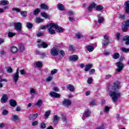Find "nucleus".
I'll list each match as a JSON object with an SVG mask.
<instances>
[{
	"instance_id": "nucleus-1",
	"label": "nucleus",
	"mask_w": 129,
	"mask_h": 129,
	"mask_svg": "<svg viewBox=\"0 0 129 129\" xmlns=\"http://www.w3.org/2000/svg\"><path fill=\"white\" fill-rule=\"evenodd\" d=\"M120 88V83L115 82L113 83V86L110 87L109 89V95L112 98L113 103L117 102V99L121 96V93L118 90Z\"/></svg>"
},
{
	"instance_id": "nucleus-2",
	"label": "nucleus",
	"mask_w": 129,
	"mask_h": 129,
	"mask_svg": "<svg viewBox=\"0 0 129 129\" xmlns=\"http://www.w3.org/2000/svg\"><path fill=\"white\" fill-rule=\"evenodd\" d=\"M48 27H49L48 28V33H49L50 35H55V34H56V31L57 33H63V32L65 31L64 28L59 27L58 24L56 23H50ZM54 29H55L56 31L54 30Z\"/></svg>"
},
{
	"instance_id": "nucleus-3",
	"label": "nucleus",
	"mask_w": 129,
	"mask_h": 129,
	"mask_svg": "<svg viewBox=\"0 0 129 129\" xmlns=\"http://www.w3.org/2000/svg\"><path fill=\"white\" fill-rule=\"evenodd\" d=\"M116 66L117 67V69L116 70L117 72H120L123 68V64L120 61L116 63Z\"/></svg>"
},
{
	"instance_id": "nucleus-4",
	"label": "nucleus",
	"mask_w": 129,
	"mask_h": 129,
	"mask_svg": "<svg viewBox=\"0 0 129 129\" xmlns=\"http://www.w3.org/2000/svg\"><path fill=\"white\" fill-rule=\"evenodd\" d=\"M15 29L18 32L22 31V23L18 22L14 24Z\"/></svg>"
},
{
	"instance_id": "nucleus-5",
	"label": "nucleus",
	"mask_w": 129,
	"mask_h": 129,
	"mask_svg": "<svg viewBox=\"0 0 129 129\" xmlns=\"http://www.w3.org/2000/svg\"><path fill=\"white\" fill-rule=\"evenodd\" d=\"M50 53L52 56H58L59 54V49H57V48L53 47L51 49Z\"/></svg>"
},
{
	"instance_id": "nucleus-6",
	"label": "nucleus",
	"mask_w": 129,
	"mask_h": 129,
	"mask_svg": "<svg viewBox=\"0 0 129 129\" xmlns=\"http://www.w3.org/2000/svg\"><path fill=\"white\" fill-rule=\"evenodd\" d=\"M90 113H91V112H90V111L88 110H86L82 117V119L84 120V119H85L86 117H88V116L90 115Z\"/></svg>"
},
{
	"instance_id": "nucleus-7",
	"label": "nucleus",
	"mask_w": 129,
	"mask_h": 129,
	"mask_svg": "<svg viewBox=\"0 0 129 129\" xmlns=\"http://www.w3.org/2000/svg\"><path fill=\"white\" fill-rule=\"evenodd\" d=\"M124 6H125L124 10L126 14H129V1L124 3Z\"/></svg>"
},
{
	"instance_id": "nucleus-8",
	"label": "nucleus",
	"mask_w": 129,
	"mask_h": 129,
	"mask_svg": "<svg viewBox=\"0 0 129 129\" xmlns=\"http://www.w3.org/2000/svg\"><path fill=\"white\" fill-rule=\"evenodd\" d=\"M49 95L52 97H54L55 98H58L61 96L59 94H58L54 91H52L50 93Z\"/></svg>"
},
{
	"instance_id": "nucleus-9",
	"label": "nucleus",
	"mask_w": 129,
	"mask_h": 129,
	"mask_svg": "<svg viewBox=\"0 0 129 129\" xmlns=\"http://www.w3.org/2000/svg\"><path fill=\"white\" fill-rule=\"evenodd\" d=\"M38 117V113H32L29 116V118L30 120H34V119H36Z\"/></svg>"
},
{
	"instance_id": "nucleus-10",
	"label": "nucleus",
	"mask_w": 129,
	"mask_h": 129,
	"mask_svg": "<svg viewBox=\"0 0 129 129\" xmlns=\"http://www.w3.org/2000/svg\"><path fill=\"white\" fill-rule=\"evenodd\" d=\"M8 95L7 94H4L3 96L1 99V102L2 103H6L8 102Z\"/></svg>"
},
{
	"instance_id": "nucleus-11",
	"label": "nucleus",
	"mask_w": 129,
	"mask_h": 129,
	"mask_svg": "<svg viewBox=\"0 0 129 129\" xmlns=\"http://www.w3.org/2000/svg\"><path fill=\"white\" fill-rule=\"evenodd\" d=\"M63 105L64 106H67L68 105H71V101L69 99H66L62 102Z\"/></svg>"
},
{
	"instance_id": "nucleus-12",
	"label": "nucleus",
	"mask_w": 129,
	"mask_h": 129,
	"mask_svg": "<svg viewBox=\"0 0 129 129\" xmlns=\"http://www.w3.org/2000/svg\"><path fill=\"white\" fill-rule=\"evenodd\" d=\"M18 51H19L21 53H23V52L25 51V45L23 44H19Z\"/></svg>"
},
{
	"instance_id": "nucleus-13",
	"label": "nucleus",
	"mask_w": 129,
	"mask_h": 129,
	"mask_svg": "<svg viewBox=\"0 0 129 129\" xmlns=\"http://www.w3.org/2000/svg\"><path fill=\"white\" fill-rule=\"evenodd\" d=\"M40 7L42 10H45V11H48L49 10V7H48V6L45 4H41L40 5Z\"/></svg>"
},
{
	"instance_id": "nucleus-14",
	"label": "nucleus",
	"mask_w": 129,
	"mask_h": 129,
	"mask_svg": "<svg viewBox=\"0 0 129 129\" xmlns=\"http://www.w3.org/2000/svg\"><path fill=\"white\" fill-rule=\"evenodd\" d=\"M10 104L11 105V106H13V107H15V106H17V101L14 99H11L9 101Z\"/></svg>"
},
{
	"instance_id": "nucleus-15",
	"label": "nucleus",
	"mask_w": 129,
	"mask_h": 129,
	"mask_svg": "<svg viewBox=\"0 0 129 129\" xmlns=\"http://www.w3.org/2000/svg\"><path fill=\"white\" fill-rule=\"evenodd\" d=\"M67 87L68 90H70V91H71L72 92H73V91L75 90V88H74V86L71 84L68 85Z\"/></svg>"
},
{
	"instance_id": "nucleus-16",
	"label": "nucleus",
	"mask_w": 129,
	"mask_h": 129,
	"mask_svg": "<svg viewBox=\"0 0 129 129\" xmlns=\"http://www.w3.org/2000/svg\"><path fill=\"white\" fill-rule=\"evenodd\" d=\"M60 119H61V117H60V116L57 115H53V118L52 120L54 123H55V121H58V120H60Z\"/></svg>"
},
{
	"instance_id": "nucleus-17",
	"label": "nucleus",
	"mask_w": 129,
	"mask_h": 129,
	"mask_svg": "<svg viewBox=\"0 0 129 129\" xmlns=\"http://www.w3.org/2000/svg\"><path fill=\"white\" fill-rule=\"evenodd\" d=\"M38 48H47L48 44L45 42H43L42 44H38L37 45Z\"/></svg>"
},
{
	"instance_id": "nucleus-18",
	"label": "nucleus",
	"mask_w": 129,
	"mask_h": 129,
	"mask_svg": "<svg viewBox=\"0 0 129 129\" xmlns=\"http://www.w3.org/2000/svg\"><path fill=\"white\" fill-rule=\"evenodd\" d=\"M97 17H98V24H101L104 20V19L103 17H101V14H99L97 15Z\"/></svg>"
},
{
	"instance_id": "nucleus-19",
	"label": "nucleus",
	"mask_w": 129,
	"mask_h": 129,
	"mask_svg": "<svg viewBox=\"0 0 129 129\" xmlns=\"http://www.w3.org/2000/svg\"><path fill=\"white\" fill-rule=\"evenodd\" d=\"M70 61H77L78 60V56L76 55H72L70 57Z\"/></svg>"
},
{
	"instance_id": "nucleus-20",
	"label": "nucleus",
	"mask_w": 129,
	"mask_h": 129,
	"mask_svg": "<svg viewBox=\"0 0 129 129\" xmlns=\"http://www.w3.org/2000/svg\"><path fill=\"white\" fill-rule=\"evenodd\" d=\"M18 48H17V47L13 46H11V51L12 52V53H17L18 52Z\"/></svg>"
},
{
	"instance_id": "nucleus-21",
	"label": "nucleus",
	"mask_w": 129,
	"mask_h": 129,
	"mask_svg": "<svg viewBox=\"0 0 129 129\" xmlns=\"http://www.w3.org/2000/svg\"><path fill=\"white\" fill-rule=\"evenodd\" d=\"M96 6V4L95 3H92L88 7V10L90 12H91L92 11L93 9H94Z\"/></svg>"
},
{
	"instance_id": "nucleus-22",
	"label": "nucleus",
	"mask_w": 129,
	"mask_h": 129,
	"mask_svg": "<svg viewBox=\"0 0 129 129\" xmlns=\"http://www.w3.org/2000/svg\"><path fill=\"white\" fill-rule=\"evenodd\" d=\"M19 78H20V76H19V74H14V75H13V79L15 83H17V82H18V80H19Z\"/></svg>"
},
{
	"instance_id": "nucleus-23",
	"label": "nucleus",
	"mask_w": 129,
	"mask_h": 129,
	"mask_svg": "<svg viewBox=\"0 0 129 129\" xmlns=\"http://www.w3.org/2000/svg\"><path fill=\"white\" fill-rule=\"evenodd\" d=\"M123 41H125V45H129V36L126 35L123 38Z\"/></svg>"
},
{
	"instance_id": "nucleus-24",
	"label": "nucleus",
	"mask_w": 129,
	"mask_h": 129,
	"mask_svg": "<svg viewBox=\"0 0 129 129\" xmlns=\"http://www.w3.org/2000/svg\"><path fill=\"white\" fill-rule=\"evenodd\" d=\"M11 120H13V121L19 120V116L17 115H13L11 117Z\"/></svg>"
},
{
	"instance_id": "nucleus-25",
	"label": "nucleus",
	"mask_w": 129,
	"mask_h": 129,
	"mask_svg": "<svg viewBox=\"0 0 129 129\" xmlns=\"http://www.w3.org/2000/svg\"><path fill=\"white\" fill-rule=\"evenodd\" d=\"M34 21L36 24H40V23H42V22L44 21V20L40 18H36Z\"/></svg>"
},
{
	"instance_id": "nucleus-26",
	"label": "nucleus",
	"mask_w": 129,
	"mask_h": 129,
	"mask_svg": "<svg viewBox=\"0 0 129 129\" xmlns=\"http://www.w3.org/2000/svg\"><path fill=\"white\" fill-rule=\"evenodd\" d=\"M57 8L59 11H64V6L61 4H57Z\"/></svg>"
},
{
	"instance_id": "nucleus-27",
	"label": "nucleus",
	"mask_w": 129,
	"mask_h": 129,
	"mask_svg": "<svg viewBox=\"0 0 129 129\" xmlns=\"http://www.w3.org/2000/svg\"><path fill=\"white\" fill-rule=\"evenodd\" d=\"M0 5L1 6H7V5H9V1L7 0L2 1L0 2Z\"/></svg>"
},
{
	"instance_id": "nucleus-28",
	"label": "nucleus",
	"mask_w": 129,
	"mask_h": 129,
	"mask_svg": "<svg viewBox=\"0 0 129 129\" xmlns=\"http://www.w3.org/2000/svg\"><path fill=\"white\" fill-rule=\"evenodd\" d=\"M41 15L42 17L45 18V19H49V18H50V15L47 14V13L45 12L41 13Z\"/></svg>"
},
{
	"instance_id": "nucleus-29",
	"label": "nucleus",
	"mask_w": 129,
	"mask_h": 129,
	"mask_svg": "<svg viewBox=\"0 0 129 129\" xmlns=\"http://www.w3.org/2000/svg\"><path fill=\"white\" fill-rule=\"evenodd\" d=\"M96 10L99 12H101V11L103 10V6L101 5H98L96 7Z\"/></svg>"
},
{
	"instance_id": "nucleus-30",
	"label": "nucleus",
	"mask_w": 129,
	"mask_h": 129,
	"mask_svg": "<svg viewBox=\"0 0 129 129\" xmlns=\"http://www.w3.org/2000/svg\"><path fill=\"white\" fill-rule=\"evenodd\" d=\"M90 68H92V64H89L86 65L85 68V71H88Z\"/></svg>"
},
{
	"instance_id": "nucleus-31",
	"label": "nucleus",
	"mask_w": 129,
	"mask_h": 129,
	"mask_svg": "<svg viewBox=\"0 0 129 129\" xmlns=\"http://www.w3.org/2000/svg\"><path fill=\"white\" fill-rule=\"evenodd\" d=\"M20 14H21L22 17H23V18H26L27 17V16H28V14L27 13V12L25 11H22L20 13Z\"/></svg>"
},
{
	"instance_id": "nucleus-32",
	"label": "nucleus",
	"mask_w": 129,
	"mask_h": 129,
	"mask_svg": "<svg viewBox=\"0 0 129 129\" xmlns=\"http://www.w3.org/2000/svg\"><path fill=\"white\" fill-rule=\"evenodd\" d=\"M6 70L8 73H12V72H13V69H12L11 66H8L6 68Z\"/></svg>"
},
{
	"instance_id": "nucleus-33",
	"label": "nucleus",
	"mask_w": 129,
	"mask_h": 129,
	"mask_svg": "<svg viewBox=\"0 0 129 129\" xmlns=\"http://www.w3.org/2000/svg\"><path fill=\"white\" fill-rule=\"evenodd\" d=\"M49 25H50V24H47L46 26H41V27H40V30H45V29H46V28H48L47 31L48 32H49L48 29L50 28V27L48 26Z\"/></svg>"
},
{
	"instance_id": "nucleus-34",
	"label": "nucleus",
	"mask_w": 129,
	"mask_h": 129,
	"mask_svg": "<svg viewBox=\"0 0 129 129\" xmlns=\"http://www.w3.org/2000/svg\"><path fill=\"white\" fill-rule=\"evenodd\" d=\"M127 28L128 27L127 26L123 24L122 26V30L123 31V32H126V31H127Z\"/></svg>"
},
{
	"instance_id": "nucleus-35",
	"label": "nucleus",
	"mask_w": 129,
	"mask_h": 129,
	"mask_svg": "<svg viewBox=\"0 0 129 129\" xmlns=\"http://www.w3.org/2000/svg\"><path fill=\"white\" fill-rule=\"evenodd\" d=\"M26 27L28 29H32V28H33V24H32V23H31L30 22H27L26 23Z\"/></svg>"
},
{
	"instance_id": "nucleus-36",
	"label": "nucleus",
	"mask_w": 129,
	"mask_h": 129,
	"mask_svg": "<svg viewBox=\"0 0 129 129\" xmlns=\"http://www.w3.org/2000/svg\"><path fill=\"white\" fill-rule=\"evenodd\" d=\"M14 36H16V33H13V32H9L8 33V37L9 38H13Z\"/></svg>"
},
{
	"instance_id": "nucleus-37",
	"label": "nucleus",
	"mask_w": 129,
	"mask_h": 129,
	"mask_svg": "<svg viewBox=\"0 0 129 129\" xmlns=\"http://www.w3.org/2000/svg\"><path fill=\"white\" fill-rule=\"evenodd\" d=\"M113 58L116 59H118V58H119V53H116L113 54Z\"/></svg>"
},
{
	"instance_id": "nucleus-38",
	"label": "nucleus",
	"mask_w": 129,
	"mask_h": 129,
	"mask_svg": "<svg viewBox=\"0 0 129 129\" xmlns=\"http://www.w3.org/2000/svg\"><path fill=\"white\" fill-rule=\"evenodd\" d=\"M87 50L89 52H92V51L94 50V47H93L92 46H89L87 47Z\"/></svg>"
},
{
	"instance_id": "nucleus-39",
	"label": "nucleus",
	"mask_w": 129,
	"mask_h": 129,
	"mask_svg": "<svg viewBox=\"0 0 129 129\" xmlns=\"http://www.w3.org/2000/svg\"><path fill=\"white\" fill-rule=\"evenodd\" d=\"M30 94H35V93L37 92V91H36L34 88H31L30 89Z\"/></svg>"
},
{
	"instance_id": "nucleus-40",
	"label": "nucleus",
	"mask_w": 129,
	"mask_h": 129,
	"mask_svg": "<svg viewBox=\"0 0 129 129\" xmlns=\"http://www.w3.org/2000/svg\"><path fill=\"white\" fill-rule=\"evenodd\" d=\"M121 51H122V52H124V53H128V52H129V48H125L124 47H122L121 48Z\"/></svg>"
},
{
	"instance_id": "nucleus-41",
	"label": "nucleus",
	"mask_w": 129,
	"mask_h": 129,
	"mask_svg": "<svg viewBox=\"0 0 129 129\" xmlns=\"http://www.w3.org/2000/svg\"><path fill=\"white\" fill-rule=\"evenodd\" d=\"M42 65H43L42 63L40 61H37L36 62V66L38 68H40L42 67Z\"/></svg>"
},
{
	"instance_id": "nucleus-42",
	"label": "nucleus",
	"mask_w": 129,
	"mask_h": 129,
	"mask_svg": "<svg viewBox=\"0 0 129 129\" xmlns=\"http://www.w3.org/2000/svg\"><path fill=\"white\" fill-rule=\"evenodd\" d=\"M42 103H43V102H42V100L39 99L38 100V101L36 103V105H37L38 106H41V105H42Z\"/></svg>"
},
{
	"instance_id": "nucleus-43",
	"label": "nucleus",
	"mask_w": 129,
	"mask_h": 129,
	"mask_svg": "<svg viewBox=\"0 0 129 129\" xmlns=\"http://www.w3.org/2000/svg\"><path fill=\"white\" fill-rule=\"evenodd\" d=\"M109 43V40H104L102 42V45L104 46H106V45H108V43Z\"/></svg>"
},
{
	"instance_id": "nucleus-44",
	"label": "nucleus",
	"mask_w": 129,
	"mask_h": 129,
	"mask_svg": "<svg viewBox=\"0 0 129 129\" xmlns=\"http://www.w3.org/2000/svg\"><path fill=\"white\" fill-rule=\"evenodd\" d=\"M121 35H120V33H117L116 35H115V37L116 38V40L117 41H119V39H120V37H121Z\"/></svg>"
},
{
	"instance_id": "nucleus-45",
	"label": "nucleus",
	"mask_w": 129,
	"mask_h": 129,
	"mask_svg": "<svg viewBox=\"0 0 129 129\" xmlns=\"http://www.w3.org/2000/svg\"><path fill=\"white\" fill-rule=\"evenodd\" d=\"M50 113H51V110H48L45 112L44 115L47 118H48V117L50 115Z\"/></svg>"
},
{
	"instance_id": "nucleus-46",
	"label": "nucleus",
	"mask_w": 129,
	"mask_h": 129,
	"mask_svg": "<svg viewBox=\"0 0 129 129\" xmlns=\"http://www.w3.org/2000/svg\"><path fill=\"white\" fill-rule=\"evenodd\" d=\"M34 15L37 16L40 13V10L39 9H36L34 12Z\"/></svg>"
},
{
	"instance_id": "nucleus-47",
	"label": "nucleus",
	"mask_w": 129,
	"mask_h": 129,
	"mask_svg": "<svg viewBox=\"0 0 129 129\" xmlns=\"http://www.w3.org/2000/svg\"><path fill=\"white\" fill-rule=\"evenodd\" d=\"M12 11L17 12V13H20V12H21V9L17 8H12Z\"/></svg>"
},
{
	"instance_id": "nucleus-48",
	"label": "nucleus",
	"mask_w": 129,
	"mask_h": 129,
	"mask_svg": "<svg viewBox=\"0 0 129 129\" xmlns=\"http://www.w3.org/2000/svg\"><path fill=\"white\" fill-rule=\"evenodd\" d=\"M52 79H53V77L49 76L46 79V82H49L52 81Z\"/></svg>"
},
{
	"instance_id": "nucleus-49",
	"label": "nucleus",
	"mask_w": 129,
	"mask_h": 129,
	"mask_svg": "<svg viewBox=\"0 0 129 129\" xmlns=\"http://www.w3.org/2000/svg\"><path fill=\"white\" fill-rule=\"evenodd\" d=\"M93 81V80L92 79V78H89L87 80V83H88V84H91Z\"/></svg>"
},
{
	"instance_id": "nucleus-50",
	"label": "nucleus",
	"mask_w": 129,
	"mask_h": 129,
	"mask_svg": "<svg viewBox=\"0 0 129 129\" xmlns=\"http://www.w3.org/2000/svg\"><path fill=\"white\" fill-rule=\"evenodd\" d=\"M58 72V70L54 69L51 71V75H54V74H56V73Z\"/></svg>"
},
{
	"instance_id": "nucleus-51",
	"label": "nucleus",
	"mask_w": 129,
	"mask_h": 129,
	"mask_svg": "<svg viewBox=\"0 0 129 129\" xmlns=\"http://www.w3.org/2000/svg\"><path fill=\"white\" fill-rule=\"evenodd\" d=\"M40 128H46V124L45 123H41L40 124Z\"/></svg>"
},
{
	"instance_id": "nucleus-52",
	"label": "nucleus",
	"mask_w": 129,
	"mask_h": 129,
	"mask_svg": "<svg viewBox=\"0 0 129 129\" xmlns=\"http://www.w3.org/2000/svg\"><path fill=\"white\" fill-rule=\"evenodd\" d=\"M68 15L70 17H71V16H73V15H74V12L73 11H70L68 12Z\"/></svg>"
},
{
	"instance_id": "nucleus-53",
	"label": "nucleus",
	"mask_w": 129,
	"mask_h": 129,
	"mask_svg": "<svg viewBox=\"0 0 129 129\" xmlns=\"http://www.w3.org/2000/svg\"><path fill=\"white\" fill-rule=\"evenodd\" d=\"M104 111H105V112H106V113H108V111H109V107H108V106L105 107Z\"/></svg>"
},
{
	"instance_id": "nucleus-54",
	"label": "nucleus",
	"mask_w": 129,
	"mask_h": 129,
	"mask_svg": "<svg viewBox=\"0 0 129 129\" xmlns=\"http://www.w3.org/2000/svg\"><path fill=\"white\" fill-rule=\"evenodd\" d=\"M95 72V70H94V69H91L90 70V72H89V74L90 75L94 74V73Z\"/></svg>"
},
{
	"instance_id": "nucleus-55",
	"label": "nucleus",
	"mask_w": 129,
	"mask_h": 129,
	"mask_svg": "<svg viewBox=\"0 0 129 129\" xmlns=\"http://www.w3.org/2000/svg\"><path fill=\"white\" fill-rule=\"evenodd\" d=\"M108 35L107 34H105V35H104V39L106 41H109V40L108 39Z\"/></svg>"
},
{
	"instance_id": "nucleus-56",
	"label": "nucleus",
	"mask_w": 129,
	"mask_h": 129,
	"mask_svg": "<svg viewBox=\"0 0 129 129\" xmlns=\"http://www.w3.org/2000/svg\"><path fill=\"white\" fill-rule=\"evenodd\" d=\"M37 37H41V36L43 35V32H38L36 34Z\"/></svg>"
},
{
	"instance_id": "nucleus-57",
	"label": "nucleus",
	"mask_w": 129,
	"mask_h": 129,
	"mask_svg": "<svg viewBox=\"0 0 129 129\" xmlns=\"http://www.w3.org/2000/svg\"><path fill=\"white\" fill-rule=\"evenodd\" d=\"M53 90L55 91V92H58V91H59V88L57 87H54L53 88Z\"/></svg>"
},
{
	"instance_id": "nucleus-58",
	"label": "nucleus",
	"mask_w": 129,
	"mask_h": 129,
	"mask_svg": "<svg viewBox=\"0 0 129 129\" xmlns=\"http://www.w3.org/2000/svg\"><path fill=\"white\" fill-rule=\"evenodd\" d=\"M76 37L78 38V39H80V38L82 37V35L80 33H78L76 34Z\"/></svg>"
},
{
	"instance_id": "nucleus-59",
	"label": "nucleus",
	"mask_w": 129,
	"mask_h": 129,
	"mask_svg": "<svg viewBox=\"0 0 129 129\" xmlns=\"http://www.w3.org/2000/svg\"><path fill=\"white\" fill-rule=\"evenodd\" d=\"M69 21H70L71 22H74V21H75V19H74V18H73V17H69Z\"/></svg>"
},
{
	"instance_id": "nucleus-60",
	"label": "nucleus",
	"mask_w": 129,
	"mask_h": 129,
	"mask_svg": "<svg viewBox=\"0 0 129 129\" xmlns=\"http://www.w3.org/2000/svg\"><path fill=\"white\" fill-rule=\"evenodd\" d=\"M96 105V102L95 101H92L90 102V105L91 106H93V105Z\"/></svg>"
},
{
	"instance_id": "nucleus-61",
	"label": "nucleus",
	"mask_w": 129,
	"mask_h": 129,
	"mask_svg": "<svg viewBox=\"0 0 129 129\" xmlns=\"http://www.w3.org/2000/svg\"><path fill=\"white\" fill-rule=\"evenodd\" d=\"M40 56L42 57V58H44V57H46L45 53H40Z\"/></svg>"
},
{
	"instance_id": "nucleus-62",
	"label": "nucleus",
	"mask_w": 129,
	"mask_h": 129,
	"mask_svg": "<svg viewBox=\"0 0 129 129\" xmlns=\"http://www.w3.org/2000/svg\"><path fill=\"white\" fill-rule=\"evenodd\" d=\"M8 110H4L3 112V114H4V115H6V114H8Z\"/></svg>"
},
{
	"instance_id": "nucleus-63",
	"label": "nucleus",
	"mask_w": 129,
	"mask_h": 129,
	"mask_svg": "<svg viewBox=\"0 0 129 129\" xmlns=\"http://www.w3.org/2000/svg\"><path fill=\"white\" fill-rule=\"evenodd\" d=\"M124 25H126L127 27H129V20H127L126 21H125Z\"/></svg>"
},
{
	"instance_id": "nucleus-64",
	"label": "nucleus",
	"mask_w": 129,
	"mask_h": 129,
	"mask_svg": "<svg viewBox=\"0 0 129 129\" xmlns=\"http://www.w3.org/2000/svg\"><path fill=\"white\" fill-rule=\"evenodd\" d=\"M32 125H33V126L37 125V124H38V121H34V122H33L32 123Z\"/></svg>"
}]
</instances>
